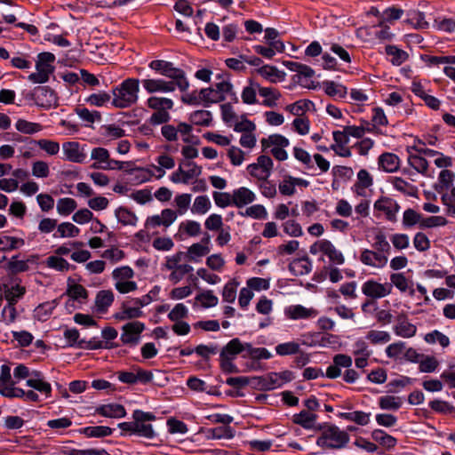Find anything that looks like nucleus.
<instances>
[{
    "mask_svg": "<svg viewBox=\"0 0 455 455\" xmlns=\"http://www.w3.org/2000/svg\"><path fill=\"white\" fill-rule=\"evenodd\" d=\"M316 430L321 432L316 444L324 451L343 449L350 439L347 432L332 424H318Z\"/></svg>",
    "mask_w": 455,
    "mask_h": 455,
    "instance_id": "nucleus-1",
    "label": "nucleus"
},
{
    "mask_svg": "<svg viewBox=\"0 0 455 455\" xmlns=\"http://www.w3.org/2000/svg\"><path fill=\"white\" fill-rule=\"evenodd\" d=\"M132 421L118 424V427L122 430V435L128 433L130 435H137L148 439H152L156 436L153 426L148 423V421H154L156 419L155 414L152 412H145L140 410H135L132 413Z\"/></svg>",
    "mask_w": 455,
    "mask_h": 455,
    "instance_id": "nucleus-2",
    "label": "nucleus"
},
{
    "mask_svg": "<svg viewBox=\"0 0 455 455\" xmlns=\"http://www.w3.org/2000/svg\"><path fill=\"white\" fill-rule=\"evenodd\" d=\"M140 80L127 78L112 89L111 104L117 108H127L136 104L139 100Z\"/></svg>",
    "mask_w": 455,
    "mask_h": 455,
    "instance_id": "nucleus-3",
    "label": "nucleus"
},
{
    "mask_svg": "<svg viewBox=\"0 0 455 455\" xmlns=\"http://www.w3.org/2000/svg\"><path fill=\"white\" fill-rule=\"evenodd\" d=\"M148 67L160 75L177 81V87L181 92H186L188 89L189 82L186 77L185 72L182 69L174 67L172 62L163 60H152Z\"/></svg>",
    "mask_w": 455,
    "mask_h": 455,
    "instance_id": "nucleus-4",
    "label": "nucleus"
},
{
    "mask_svg": "<svg viewBox=\"0 0 455 455\" xmlns=\"http://www.w3.org/2000/svg\"><path fill=\"white\" fill-rule=\"evenodd\" d=\"M91 159L94 160L91 167L97 170H122L125 164L124 162L111 159L108 150L100 147L92 148Z\"/></svg>",
    "mask_w": 455,
    "mask_h": 455,
    "instance_id": "nucleus-5",
    "label": "nucleus"
},
{
    "mask_svg": "<svg viewBox=\"0 0 455 455\" xmlns=\"http://www.w3.org/2000/svg\"><path fill=\"white\" fill-rule=\"evenodd\" d=\"M371 28H374L373 32H371L373 34L371 44L377 50L378 47L390 44L395 36L391 31L389 25L377 22V20H371Z\"/></svg>",
    "mask_w": 455,
    "mask_h": 455,
    "instance_id": "nucleus-6",
    "label": "nucleus"
},
{
    "mask_svg": "<svg viewBox=\"0 0 455 455\" xmlns=\"http://www.w3.org/2000/svg\"><path fill=\"white\" fill-rule=\"evenodd\" d=\"M36 105L39 108L49 109L58 107L57 93L49 86L35 87Z\"/></svg>",
    "mask_w": 455,
    "mask_h": 455,
    "instance_id": "nucleus-7",
    "label": "nucleus"
},
{
    "mask_svg": "<svg viewBox=\"0 0 455 455\" xmlns=\"http://www.w3.org/2000/svg\"><path fill=\"white\" fill-rule=\"evenodd\" d=\"M143 323L134 321L124 324L122 327L121 341L124 345L136 346L140 339V333L144 331Z\"/></svg>",
    "mask_w": 455,
    "mask_h": 455,
    "instance_id": "nucleus-8",
    "label": "nucleus"
},
{
    "mask_svg": "<svg viewBox=\"0 0 455 455\" xmlns=\"http://www.w3.org/2000/svg\"><path fill=\"white\" fill-rule=\"evenodd\" d=\"M64 158L69 162L83 164L86 161L87 155L84 146H81L76 141H68L62 144Z\"/></svg>",
    "mask_w": 455,
    "mask_h": 455,
    "instance_id": "nucleus-9",
    "label": "nucleus"
},
{
    "mask_svg": "<svg viewBox=\"0 0 455 455\" xmlns=\"http://www.w3.org/2000/svg\"><path fill=\"white\" fill-rule=\"evenodd\" d=\"M399 204L393 199L382 197L374 203V212L376 216L383 213L389 221H395V214L399 211Z\"/></svg>",
    "mask_w": 455,
    "mask_h": 455,
    "instance_id": "nucleus-10",
    "label": "nucleus"
},
{
    "mask_svg": "<svg viewBox=\"0 0 455 455\" xmlns=\"http://www.w3.org/2000/svg\"><path fill=\"white\" fill-rule=\"evenodd\" d=\"M403 10L392 6L382 11L378 6H371V16L377 20V22L384 24H393L395 20L401 19Z\"/></svg>",
    "mask_w": 455,
    "mask_h": 455,
    "instance_id": "nucleus-11",
    "label": "nucleus"
},
{
    "mask_svg": "<svg viewBox=\"0 0 455 455\" xmlns=\"http://www.w3.org/2000/svg\"><path fill=\"white\" fill-rule=\"evenodd\" d=\"M144 89L148 93L172 92L177 87V81H166L164 79L147 78L141 81Z\"/></svg>",
    "mask_w": 455,
    "mask_h": 455,
    "instance_id": "nucleus-12",
    "label": "nucleus"
},
{
    "mask_svg": "<svg viewBox=\"0 0 455 455\" xmlns=\"http://www.w3.org/2000/svg\"><path fill=\"white\" fill-rule=\"evenodd\" d=\"M378 52L379 53L385 52L387 56L391 57L390 62L395 66L402 65L409 58V54L405 51L391 44H386L383 47H378Z\"/></svg>",
    "mask_w": 455,
    "mask_h": 455,
    "instance_id": "nucleus-13",
    "label": "nucleus"
},
{
    "mask_svg": "<svg viewBox=\"0 0 455 455\" xmlns=\"http://www.w3.org/2000/svg\"><path fill=\"white\" fill-rule=\"evenodd\" d=\"M244 354V343L238 338L231 339L220 351V359L235 360L238 354Z\"/></svg>",
    "mask_w": 455,
    "mask_h": 455,
    "instance_id": "nucleus-14",
    "label": "nucleus"
},
{
    "mask_svg": "<svg viewBox=\"0 0 455 455\" xmlns=\"http://www.w3.org/2000/svg\"><path fill=\"white\" fill-rule=\"evenodd\" d=\"M284 314L289 319L298 320L315 317L317 312L314 308H307L301 305H292L285 308Z\"/></svg>",
    "mask_w": 455,
    "mask_h": 455,
    "instance_id": "nucleus-15",
    "label": "nucleus"
},
{
    "mask_svg": "<svg viewBox=\"0 0 455 455\" xmlns=\"http://www.w3.org/2000/svg\"><path fill=\"white\" fill-rule=\"evenodd\" d=\"M255 199V194L245 187H241L233 191V205L237 208H243L254 202Z\"/></svg>",
    "mask_w": 455,
    "mask_h": 455,
    "instance_id": "nucleus-16",
    "label": "nucleus"
},
{
    "mask_svg": "<svg viewBox=\"0 0 455 455\" xmlns=\"http://www.w3.org/2000/svg\"><path fill=\"white\" fill-rule=\"evenodd\" d=\"M373 116H371V133L373 134H386V131L382 127H387L388 121L384 111L380 108H374L372 109Z\"/></svg>",
    "mask_w": 455,
    "mask_h": 455,
    "instance_id": "nucleus-17",
    "label": "nucleus"
},
{
    "mask_svg": "<svg viewBox=\"0 0 455 455\" xmlns=\"http://www.w3.org/2000/svg\"><path fill=\"white\" fill-rule=\"evenodd\" d=\"M36 72L28 76V80L34 84H44L49 80L50 75L53 73L54 67L52 65H44L36 63Z\"/></svg>",
    "mask_w": 455,
    "mask_h": 455,
    "instance_id": "nucleus-18",
    "label": "nucleus"
},
{
    "mask_svg": "<svg viewBox=\"0 0 455 455\" xmlns=\"http://www.w3.org/2000/svg\"><path fill=\"white\" fill-rule=\"evenodd\" d=\"M114 301V293L109 290L100 291L95 298V310L100 314H104Z\"/></svg>",
    "mask_w": 455,
    "mask_h": 455,
    "instance_id": "nucleus-19",
    "label": "nucleus"
},
{
    "mask_svg": "<svg viewBox=\"0 0 455 455\" xmlns=\"http://www.w3.org/2000/svg\"><path fill=\"white\" fill-rule=\"evenodd\" d=\"M96 412L107 418H124L126 415L124 407L117 403L101 405L96 409Z\"/></svg>",
    "mask_w": 455,
    "mask_h": 455,
    "instance_id": "nucleus-20",
    "label": "nucleus"
},
{
    "mask_svg": "<svg viewBox=\"0 0 455 455\" xmlns=\"http://www.w3.org/2000/svg\"><path fill=\"white\" fill-rule=\"evenodd\" d=\"M321 251L324 253L331 262L337 265L344 263V256L334 245L326 239L321 240Z\"/></svg>",
    "mask_w": 455,
    "mask_h": 455,
    "instance_id": "nucleus-21",
    "label": "nucleus"
},
{
    "mask_svg": "<svg viewBox=\"0 0 455 455\" xmlns=\"http://www.w3.org/2000/svg\"><path fill=\"white\" fill-rule=\"evenodd\" d=\"M316 419V414L303 410L299 413L294 414L292 420L295 424L299 425L306 429L316 430L317 426H315Z\"/></svg>",
    "mask_w": 455,
    "mask_h": 455,
    "instance_id": "nucleus-22",
    "label": "nucleus"
},
{
    "mask_svg": "<svg viewBox=\"0 0 455 455\" xmlns=\"http://www.w3.org/2000/svg\"><path fill=\"white\" fill-rule=\"evenodd\" d=\"M379 167L385 172H395L400 164L399 157L393 153H384L379 157Z\"/></svg>",
    "mask_w": 455,
    "mask_h": 455,
    "instance_id": "nucleus-23",
    "label": "nucleus"
},
{
    "mask_svg": "<svg viewBox=\"0 0 455 455\" xmlns=\"http://www.w3.org/2000/svg\"><path fill=\"white\" fill-rule=\"evenodd\" d=\"M4 299H6L9 305H16L20 299H21L25 292L26 289L23 286H20L19 284L8 287L4 285Z\"/></svg>",
    "mask_w": 455,
    "mask_h": 455,
    "instance_id": "nucleus-24",
    "label": "nucleus"
},
{
    "mask_svg": "<svg viewBox=\"0 0 455 455\" xmlns=\"http://www.w3.org/2000/svg\"><path fill=\"white\" fill-rule=\"evenodd\" d=\"M243 358H251L253 360L269 359L271 353L265 347H253L251 343H244Z\"/></svg>",
    "mask_w": 455,
    "mask_h": 455,
    "instance_id": "nucleus-25",
    "label": "nucleus"
},
{
    "mask_svg": "<svg viewBox=\"0 0 455 455\" xmlns=\"http://www.w3.org/2000/svg\"><path fill=\"white\" fill-rule=\"evenodd\" d=\"M407 19L404 20L406 23L411 25L418 29H425L428 28V22L425 20V14L417 10H410L406 13Z\"/></svg>",
    "mask_w": 455,
    "mask_h": 455,
    "instance_id": "nucleus-26",
    "label": "nucleus"
},
{
    "mask_svg": "<svg viewBox=\"0 0 455 455\" xmlns=\"http://www.w3.org/2000/svg\"><path fill=\"white\" fill-rule=\"evenodd\" d=\"M289 270L296 273V275H307L312 270V263L307 256L294 259L289 265Z\"/></svg>",
    "mask_w": 455,
    "mask_h": 455,
    "instance_id": "nucleus-27",
    "label": "nucleus"
},
{
    "mask_svg": "<svg viewBox=\"0 0 455 455\" xmlns=\"http://www.w3.org/2000/svg\"><path fill=\"white\" fill-rule=\"evenodd\" d=\"M371 439L385 449L394 448L396 439L380 429L371 431Z\"/></svg>",
    "mask_w": 455,
    "mask_h": 455,
    "instance_id": "nucleus-28",
    "label": "nucleus"
},
{
    "mask_svg": "<svg viewBox=\"0 0 455 455\" xmlns=\"http://www.w3.org/2000/svg\"><path fill=\"white\" fill-rule=\"evenodd\" d=\"M455 174L452 171L443 170L439 173L438 183L434 186L435 190L441 194L444 190H447L452 185Z\"/></svg>",
    "mask_w": 455,
    "mask_h": 455,
    "instance_id": "nucleus-29",
    "label": "nucleus"
},
{
    "mask_svg": "<svg viewBox=\"0 0 455 455\" xmlns=\"http://www.w3.org/2000/svg\"><path fill=\"white\" fill-rule=\"evenodd\" d=\"M259 94L264 97L262 104L268 108L276 106V101L280 99L281 93L272 87H260L259 88Z\"/></svg>",
    "mask_w": 455,
    "mask_h": 455,
    "instance_id": "nucleus-30",
    "label": "nucleus"
},
{
    "mask_svg": "<svg viewBox=\"0 0 455 455\" xmlns=\"http://www.w3.org/2000/svg\"><path fill=\"white\" fill-rule=\"evenodd\" d=\"M200 95L204 107H209L211 104L223 101L226 99V96L220 94L212 87L200 90Z\"/></svg>",
    "mask_w": 455,
    "mask_h": 455,
    "instance_id": "nucleus-31",
    "label": "nucleus"
},
{
    "mask_svg": "<svg viewBox=\"0 0 455 455\" xmlns=\"http://www.w3.org/2000/svg\"><path fill=\"white\" fill-rule=\"evenodd\" d=\"M417 327L409 323L406 318L399 319L395 327V333L403 338H411L416 334Z\"/></svg>",
    "mask_w": 455,
    "mask_h": 455,
    "instance_id": "nucleus-32",
    "label": "nucleus"
},
{
    "mask_svg": "<svg viewBox=\"0 0 455 455\" xmlns=\"http://www.w3.org/2000/svg\"><path fill=\"white\" fill-rule=\"evenodd\" d=\"M79 432L87 437H105L111 435L113 429L109 427L96 426L81 428Z\"/></svg>",
    "mask_w": 455,
    "mask_h": 455,
    "instance_id": "nucleus-33",
    "label": "nucleus"
},
{
    "mask_svg": "<svg viewBox=\"0 0 455 455\" xmlns=\"http://www.w3.org/2000/svg\"><path fill=\"white\" fill-rule=\"evenodd\" d=\"M357 182L354 185V191L361 196H366V189L370 188V174L366 170H361L357 174Z\"/></svg>",
    "mask_w": 455,
    "mask_h": 455,
    "instance_id": "nucleus-34",
    "label": "nucleus"
},
{
    "mask_svg": "<svg viewBox=\"0 0 455 455\" xmlns=\"http://www.w3.org/2000/svg\"><path fill=\"white\" fill-rule=\"evenodd\" d=\"M408 154H409V156H408L409 164L419 173L426 175L427 169H428L427 160L425 157L421 156L419 154L413 155V154H411V151Z\"/></svg>",
    "mask_w": 455,
    "mask_h": 455,
    "instance_id": "nucleus-35",
    "label": "nucleus"
},
{
    "mask_svg": "<svg viewBox=\"0 0 455 455\" xmlns=\"http://www.w3.org/2000/svg\"><path fill=\"white\" fill-rule=\"evenodd\" d=\"M115 214L118 221L124 226H135L137 224L138 218L135 213L125 207H119L116 210Z\"/></svg>",
    "mask_w": 455,
    "mask_h": 455,
    "instance_id": "nucleus-36",
    "label": "nucleus"
},
{
    "mask_svg": "<svg viewBox=\"0 0 455 455\" xmlns=\"http://www.w3.org/2000/svg\"><path fill=\"white\" fill-rule=\"evenodd\" d=\"M326 94L333 98L342 99L347 95V88L333 81H324L323 83Z\"/></svg>",
    "mask_w": 455,
    "mask_h": 455,
    "instance_id": "nucleus-37",
    "label": "nucleus"
},
{
    "mask_svg": "<svg viewBox=\"0 0 455 455\" xmlns=\"http://www.w3.org/2000/svg\"><path fill=\"white\" fill-rule=\"evenodd\" d=\"M148 106L156 111H167L172 108L173 101L171 99L153 96L148 99Z\"/></svg>",
    "mask_w": 455,
    "mask_h": 455,
    "instance_id": "nucleus-38",
    "label": "nucleus"
},
{
    "mask_svg": "<svg viewBox=\"0 0 455 455\" xmlns=\"http://www.w3.org/2000/svg\"><path fill=\"white\" fill-rule=\"evenodd\" d=\"M259 84L257 83L250 81V84L245 86L242 92V100L243 102L248 105H252L257 103V91L259 92Z\"/></svg>",
    "mask_w": 455,
    "mask_h": 455,
    "instance_id": "nucleus-39",
    "label": "nucleus"
},
{
    "mask_svg": "<svg viewBox=\"0 0 455 455\" xmlns=\"http://www.w3.org/2000/svg\"><path fill=\"white\" fill-rule=\"evenodd\" d=\"M379 408L387 411H397L402 406V399L399 396L385 395L379 399Z\"/></svg>",
    "mask_w": 455,
    "mask_h": 455,
    "instance_id": "nucleus-40",
    "label": "nucleus"
},
{
    "mask_svg": "<svg viewBox=\"0 0 455 455\" xmlns=\"http://www.w3.org/2000/svg\"><path fill=\"white\" fill-rule=\"evenodd\" d=\"M422 220V215L417 212L415 210L409 208L404 211L403 215V226L404 228H411L416 224L420 228V221Z\"/></svg>",
    "mask_w": 455,
    "mask_h": 455,
    "instance_id": "nucleus-41",
    "label": "nucleus"
},
{
    "mask_svg": "<svg viewBox=\"0 0 455 455\" xmlns=\"http://www.w3.org/2000/svg\"><path fill=\"white\" fill-rule=\"evenodd\" d=\"M261 145L263 150L269 148L270 146H275V148H286L289 145V140L283 135L273 134L267 138H263L261 140Z\"/></svg>",
    "mask_w": 455,
    "mask_h": 455,
    "instance_id": "nucleus-42",
    "label": "nucleus"
},
{
    "mask_svg": "<svg viewBox=\"0 0 455 455\" xmlns=\"http://www.w3.org/2000/svg\"><path fill=\"white\" fill-rule=\"evenodd\" d=\"M257 72L265 79L275 83L277 79L283 78L284 73L279 71L275 67L265 65L259 68Z\"/></svg>",
    "mask_w": 455,
    "mask_h": 455,
    "instance_id": "nucleus-43",
    "label": "nucleus"
},
{
    "mask_svg": "<svg viewBox=\"0 0 455 455\" xmlns=\"http://www.w3.org/2000/svg\"><path fill=\"white\" fill-rule=\"evenodd\" d=\"M192 124L201 126H209L212 123V114L208 110H196L190 114Z\"/></svg>",
    "mask_w": 455,
    "mask_h": 455,
    "instance_id": "nucleus-44",
    "label": "nucleus"
},
{
    "mask_svg": "<svg viewBox=\"0 0 455 455\" xmlns=\"http://www.w3.org/2000/svg\"><path fill=\"white\" fill-rule=\"evenodd\" d=\"M243 217H251L257 220H265L267 217L266 208L261 204H254L238 212Z\"/></svg>",
    "mask_w": 455,
    "mask_h": 455,
    "instance_id": "nucleus-45",
    "label": "nucleus"
},
{
    "mask_svg": "<svg viewBox=\"0 0 455 455\" xmlns=\"http://www.w3.org/2000/svg\"><path fill=\"white\" fill-rule=\"evenodd\" d=\"M76 207L77 204L73 198L64 197L59 199L57 202V212L63 216L69 215Z\"/></svg>",
    "mask_w": 455,
    "mask_h": 455,
    "instance_id": "nucleus-46",
    "label": "nucleus"
},
{
    "mask_svg": "<svg viewBox=\"0 0 455 455\" xmlns=\"http://www.w3.org/2000/svg\"><path fill=\"white\" fill-rule=\"evenodd\" d=\"M25 243L22 238L4 235L0 236V251H12L23 246Z\"/></svg>",
    "mask_w": 455,
    "mask_h": 455,
    "instance_id": "nucleus-47",
    "label": "nucleus"
},
{
    "mask_svg": "<svg viewBox=\"0 0 455 455\" xmlns=\"http://www.w3.org/2000/svg\"><path fill=\"white\" fill-rule=\"evenodd\" d=\"M80 229L70 222H63L58 226L57 234L53 236L57 237H75L78 235Z\"/></svg>",
    "mask_w": 455,
    "mask_h": 455,
    "instance_id": "nucleus-48",
    "label": "nucleus"
},
{
    "mask_svg": "<svg viewBox=\"0 0 455 455\" xmlns=\"http://www.w3.org/2000/svg\"><path fill=\"white\" fill-rule=\"evenodd\" d=\"M212 206L211 201L206 196H199L196 197L191 212L195 214H204Z\"/></svg>",
    "mask_w": 455,
    "mask_h": 455,
    "instance_id": "nucleus-49",
    "label": "nucleus"
},
{
    "mask_svg": "<svg viewBox=\"0 0 455 455\" xmlns=\"http://www.w3.org/2000/svg\"><path fill=\"white\" fill-rule=\"evenodd\" d=\"M118 345L115 343H103L100 340H96L95 339H92L91 340H85V339H80L78 341V347L84 348V349H100V348H113L117 347Z\"/></svg>",
    "mask_w": 455,
    "mask_h": 455,
    "instance_id": "nucleus-50",
    "label": "nucleus"
},
{
    "mask_svg": "<svg viewBox=\"0 0 455 455\" xmlns=\"http://www.w3.org/2000/svg\"><path fill=\"white\" fill-rule=\"evenodd\" d=\"M209 439H231L234 437V431L230 427H217L208 430Z\"/></svg>",
    "mask_w": 455,
    "mask_h": 455,
    "instance_id": "nucleus-51",
    "label": "nucleus"
},
{
    "mask_svg": "<svg viewBox=\"0 0 455 455\" xmlns=\"http://www.w3.org/2000/svg\"><path fill=\"white\" fill-rule=\"evenodd\" d=\"M275 349L276 354L281 356L296 355L299 352V344L294 341L281 343Z\"/></svg>",
    "mask_w": 455,
    "mask_h": 455,
    "instance_id": "nucleus-52",
    "label": "nucleus"
},
{
    "mask_svg": "<svg viewBox=\"0 0 455 455\" xmlns=\"http://www.w3.org/2000/svg\"><path fill=\"white\" fill-rule=\"evenodd\" d=\"M16 129L26 134H34L42 130V125L37 123H31L24 119H19L15 124Z\"/></svg>",
    "mask_w": 455,
    "mask_h": 455,
    "instance_id": "nucleus-53",
    "label": "nucleus"
},
{
    "mask_svg": "<svg viewBox=\"0 0 455 455\" xmlns=\"http://www.w3.org/2000/svg\"><path fill=\"white\" fill-rule=\"evenodd\" d=\"M66 294L74 300L86 299L88 291L81 284H68Z\"/></svg>",
    "mask_w": 455,
    "mask_h": 455,
    "instance_id": "nucleus-54",
    "label": "nucleus"
},
{
    "mask_svg": "<svg viewBox=\"0 0 455 455\" xmlns=\"http://www.w3.org/2000/svg\"><path fill=\"white\" fill-rule=\"evenodd\" d=\"M419 363V371L427 373L434 372L439 365V362L435 356L425 355L424 357H421Z\"/></svg>",
    "mask_w": 455,
    "mask_h": 455,
    "instance_id": "nucleus-55",
    "label": "nucleus"
},
{
    "mask_svg": "<svg viewBox=\"0 0 455 455\" xmlns=\"http://www.w3.org/2000/svg\"><path fill=\"white\" fill-rule=\"evenodd\" d=\"M112 96L106 92L92 93L86 98V102L96 107H102L111 100Z\"/></svg>",
    "mask_w": 455,
    "mask_h": 455,
    "instance_id": "nucleus-56",
    "label": "nucleus"
},
{
    "mask_svg": "<svg viewBox=\"0 0 455 455\" xmlns=\"http://www.w3.org/2000/svg\"><path fill=\"white\" fill-rule=\"evenodd\" d=\"M27 386L35 388L46 395H50L52 392L50 383L44 381L43 378H31L27 380Z\"/></svg>",
    "mask_w": 455,
    "mask_h": 455,
    "instance_id": "nucleus-57",
    "label": "nucleus"
},
{
    "mask_svg": "<svg viewBox=\"0 0 455 455\" xmlns=\"http://www.w3.org/2000/svg\"><path fill=\"white\" fill-rule=\"evenodd\" d=\"M425 340L430 344L438 342L443 347H447L450 345L449 338L437 330L427 333L425 336Z\"/></svg>",
    "mask_w": 455,
    "mask_h": 455,
    "instance_id": "nucleus-58",
    "label": "nucleus"
},
{
    "mask_svg": "<svg viewBox=\"0 0 455 455\" xmlns=\"http://www.w3.org/2000/svg\"><path fill=\"white\" fill-rule=\"evenodd\" d=\"M448 223V220L443 216H429L423 217L420 221V228H430L435 227L445 226Z\"/></svg>",
    "mask_w": 455,
    "mask_h": 455,
    "instance_id": "nucleus-59",
    "label": "nucleus"
},
{
    "mask_svg": "<svg viewBox=\"0 0 455 455\" xmlns=\"http://www.w3.org/2000/svg\"><path fill=\"white\" fill-rule=\"evenodd\" d=\"M392 291V283H379L371 281V299L382 298L388 295Z\"/></svg>",
    "mask_w": 455,
    "mask_h": 455,
    "instance_id": "nucleus-60",
    "label": "nucleus"
},
{
    "mask_svg": "<svg viewBox=\"0 0 455 455\" xmlns=\"http://www.w3.org/2000/svg\"><path fill=\"white\" fill-rule=\"evenodd\" d=\"M261 387L267 390L275 389L282 385L279 373L272 372L267 377L261 379Z\"/></svg>",
    "mask_w": 455,
    "mask_h": 455,
    "instance_id": "nucleus-61",
    "label": "nucleus"
},
{
    "mask_svg": "<svg viewBox=\"0 0 455 455\" xmlns=\"http://www.w3.org/2000/svg\"><path fill=\"white\" fill-rule=\"evenodd\" d=\"M313 106V102L306 100H298L293 104L288 105L286 109L294 116H301L305 111L308 110Z\"/></svg>",
    "mask_w": 455,
    "mask_h": 455,
    "instance_id": "nucleus-62",
    "label": "nucleus"
},
{
    "mask_svg": "<svg viewBox=\"0 0 455 455\" xmlns=\"http://www.w3.org/2000/svg\"><path fill=\"white\" fill-rule=\"evenodd\" d=\"M196 300L201 302L204 307H215L218 304V298L213 294L212 291L201 292L196 297Z\"/></svg>",
    "mask_w": 455,
    "mask_h": 455,
    "instance_id": "nucleus-63",
    "label": "nucleus"
},
{
    "mask_svg": "<svg viewBox=\"0 0 455 455\" xmlns=\"http://www.w3.org/2000/svg\"><path fill=\"white\" fill-rule=\"evenodd\" d=\"M47 266L58 271H68L69 269V263L63 258L57 256H50L46 259Z\"/></svg>",
    "mask_w": 455,
    "mask_h": 455,
    "instance_id": "nucleus-64",
    "label": "nucleus"
}]
</instances>
